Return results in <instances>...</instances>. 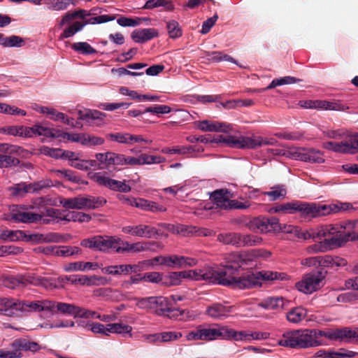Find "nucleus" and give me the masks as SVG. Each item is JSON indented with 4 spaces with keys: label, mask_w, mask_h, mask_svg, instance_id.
Returning <instances> with one entry per match:
<instances>
[{
    "label": "nucleus",
    "mask_w": 358,
    "mask_h": 358,
    "mask_svg": "<svg viewBox=\"0 0 358 358\" xmlns=\"http://www.w3.org/2000/svg\"><path fill=\"white\" fill-rule=\"evenodd\" d=\"M356 221L343 223L330 224L321 226L315 229H310L304 234V238L313 240H336L334 248L341 247L349 241L356 238Z\"/></svg>",
    "instance_id": "obj_1"
},
{
    "label": "nucleus",
    "mask_w": 358,
    "mask_h": 358,
    "mask_svg": "<svg viewBox=\"0 0 358 358\" xmlns=\"http://www.w3.org/2000/svg\"><path fill=\"white\" fill-rule=\"evenodd\" d=\"M47 199L38 197L32 200L31 205H13L9 207V213L4 214L3 219L14 222L34 223L44 217L43 209Z\"/></svg>",
    "instance_id": "obj_2"
},
{
    "label": "nucleus",
    "mask_w": 358,
    "mask_h": 358,
    "mask_svg": "<svg viewBox=\"0 0 358 358\" xmlns=\"http://www.w3.org/2000/svg\"><path fill=\"white\" fill-rule=\"evenodd\" d=\"M252 257V255L245 252L229 255L227 260L231 264L217 268H211L212 278H210V282L232 287L236 276L235 274L238 268L251 261Z\"/></svg>",
    "instance_id": "obj_3"
},
{
    "label": "nucleus",
    "mask_w": 358,
    "mask_h": 358,
    "mask_svg": "<svg viewBox=\"0 0 358 358\" xmlns=\"http://www.w3.org/2000/svg\"><path fill=\"white\" fill-rule=\"evenodd\" d=\"M279 345L292 348H308L324 345L322 330L303 329L285 333L278 341Z\"/></svg>",
    "instance_id": "obj_4"
},
{
    "label": "nucleus",
    "mask_w": 358,
    "mask_h": 358,
    "mask_svg": "<svg viewBox=\"0 0 358 358\" xmlns=\"http://www.w3.org/2000/svg\"><path fill=\"white\" fill-rule=\"evenodd\" d=\"M353 209L350 203L336 202L330 204H317L296 201V212H300L303 216L315 218L327 216L331 214L348 211Z\"/></svg>",
    "instance_id": "obj_5"
},
{
    "label": "nucleus",
    "mask_w": 358,
    "mask_h": 358,
    "mask_svg": "<svg viewBox=\"0 0 358 358\" xmlns=\"http://www.w3.org/2000/svg\"><path fill=\"white\" fill-rule=\"evenodd\" d=\"M134 300L138 308L157 315H166L173 318L178 317L182 313L179 309L171 308L169 299L164 296L136 297Z\"/></svg>",
    "instance_id": "obj_6"
},
{
    "label": "nucleus",
    "mask_w": 358,
    "mask_h": 358,
    "mask_svg": "<svg viewBox=\"0 0 358 358\" xmlns=\"http://www.w3.org/2000/svg\"><path fill=\"white\" fill-rule=\"evenodd\" d=\"M227 326L218 324H200L188 332L185 338L188 341H203L206 342L215 340H226Z\"/></svg>",
    "instance_id": "obj_7"
},
{
    "label": "nucleus",
    "mask_w": 358,
    "mask_h": 358,
    "mask_svg": "<svg viewBox=\"0 0 358 358\" xmlns=\"http://www.w3.org/2000/svg\"><path fill=\"white\" fill-rule=\"evenodd\" d=\"M218 141L222 142L231 148L242 149H255L263 145H273L278 143L275 138H267L256 135H252V136H241L239 137L229 136L220 138Z\"/></svg>",
    "instance_id": "obj_8"
},
{
    "label": "nucleus",
    "mask_w": 358,
    "mask_h": 358,
    "mask_svg": "<svg viewBox=\"0 0 358 358\" xmlns=\"http://www.w3.org/2000/svg\"><path fill=\"white\" fill-rule=\"evenodd\" d=\"M59 202L66 208L88 210L103 206L106 203V199L101 196H78L71 198H63Z\"/></svg>",
    "instance_id": "obj_9"
},
{
    "label": "nucleus",
    "mask_w": 358,
    "mask_h": 358,
    "mask_svg": "<svg viewBox=\"0 0 358 358\" xmlns=\"http://www.w3.org/2000/svg\"><path fill=\"white\" fill-rule=\"evenodd\" d=\"M29 154L19 145L0 143V168L16 166L20 164L17 157H27Z\"/></svg>",
    "instance_id": "obj_10"
},
{
    "label": "nucleus",
    "mask_w": 358,
    "mask_h": 358,
    "mask_svg": "<svg viewBox=\"0 0 358 358\" xmlns=\"http://www.w3.org/2000/svg\"><path fill=\"white\" fill-rule=\"evenodd\" d=\"M10 346L12 350L0 349V358H21L23 356L22 350L35 352L41 350V347L37 343L26 338L15 339Z\"/></svg>",
    "instance_id": "obj_11"
},
{
    "label": "nucleus",
    "mask_w": 358,
    "mask_h": 358,
    "mask_svg": "<svg viewBox=\"0 0 358 358\" xmlns=\"http://www.w3.org/2000/svg\"><path fill=\"white\" fill-rule=\"evenodd\" d=\"M326 277V272L313 271L304 275L301 280L296 283L297 289L304 294H311L320 289Z\"/></svg>",
    "instance_id": "obj_12"
},
{
    "label": "nucleus",
    "mask_w": 358,
    "mask_h": 358,
    "mask_svg": "<svg viewBox=\"0 0 358 358\" xmlns=\"http://www.w3.org/2000/svg\"><path fill=\"white\" fill-rule=\"evenodd\" d=\"M252 225L262 233L282 231L292 233L294 228L292 225H282L278 218L275 217L255 218L252 222Z\"/></svg>",
    "instance_id": "obj_13"
},
{
    "label": "nucleus",
    "mask_w": 358,
    "mask_h": 358,
    "mask_svg": "<svg viewBox=\"0 0 358 358\" xmlns=\"http://www.w3.org/2000/svg\"><path fill=\"white\" fill-rule=\"evenodd\" d=\"M115 19V15H102L94 17H91L83 22L76 21L72 24L66 27L59 36V39L70 38L74 36L77 32L81 31L87 24H102L113 21Z\"/></svg>",
    "instance_id": "obj_14"
},
{
    "label": "nucleus",
    "mask_w": 358,
    "mask_h": 358,
    "mask_svg": "<svg viewBox=\"0 0 358 358\" xmlns=\"http://www.w3.org/2000/svg\"><path fill=\"white\" fill-rule=\"evenodd\" d=\"M322 148L338 153L353 154L358 148V135H348V139L341 142L328 141L322 144Z\"/></svg>",
    "instance_id": "obj_15"
},
{
    "label": "nucleus",
    "mask_w": 358,
    "mask_h": 358,
    "mask_svg": "<svg viewBox=\"0 0 358 358\" xmlns=\"http://www.w3.org/2000/svg\"><path fill=\"white\" fill-rule=\"evenodd\" d=\"M90 178L99 185L103 186L113 191L127 193L131 190V187L126 184L125 180H117L103 176L101 173H92Z\"/></svg>",
    "instance_id": "obj_16"
},
{
    "label": "nucleus",
    "mask_w": 358,
    "mask_h": 358,
    "mask_svg": "<svg viewBox=\"0 0 358 358\" xmlns=\"http://www.w3.org/2000/svg\"><path fill=\"white\" fill-rule=\"evenodd\" d=\"M113 236H94L81 241L80 245L95 251L108 252L112 250Z\"/></svg>",
    "instance_id": "obj_17"
},
{
    "label": "nucleus",
    "mask_w": 358,
    "mask_h": 358,
    "mask_svg": "<svg viewBox=\"0 0 358 358\" xmlns=\"http://www.w3.org/2000/svg\"><path fill=\"white\" fill-rule=\"evenodd\" d=\"M62 138L87 147L101 145L105 142L103 138L87 133H64Z\"/></svg>",
    "instance_id": "obj_18"
},
{
    "label": "nucleus",
    "mask_w": 358,
    "mask_h": 358,
    "mask_svg": "<svg viewBox=\"0 0 358 358\" xmlns=\"http://www.w3.org/2000/svg\"><path fill=\"white\" fill-rule=\"evenodd\" d=\"M299 106L304 108L326 110H345V106L337 101L326 100H306L300 101Z\"/></svg>",
    "instance_id": "obj_19"
},
{
    "label": "nucleus",
    "mask_w": 358,
    "mask_h": 358,
    "mask_svg": "<svg viewBox=\"0 0 358 358\" xmlns=\"http://www.w3.org/2000/svg\"><path fill=\"white\" fill-rule=\"evenodd\" d=\"M39 282H36L34 278L30 275H6L0 276V287H4L9 289H15L19 287H24L29 284L36 285Z\"/></svg>",
    "instance_id": "obj_20"
},
{
    "label": "nucleus",
    "mask_w": 358,
    "mask_h": 358,
    "mask_svg": "<svg viewBox=\"0 0 358 358\" xmlns=\"http://www.w3.org/2000/svg\"><path fill=\"white\" fill-rule=\"evenodd\" d=\"M357 336V331L352 330L350 327H343L341 329L322 330V337L328 338L330 341L340 342H350L352 338Z\"/></svg>",
    "instance_id": "obj_21"
},
{
    "label": "nucleus",
    "mask_w": 358,
    "mask_h": 358,
    "mask_svg": "<svg viewBox=\"0 0 358 358\" xmlns=\"http://www.w3.org/2000/svg\"><path fill=\"white\" fill-rule=\"evenodd\" d=\"M51 300L43 299L36 301H21L20 313L30 312H43L51 310Z\"/></svg>",
    "instance_id": "obj_22"
},
{
    "label": "nucleus",
    "mask_w": 358,
    "mask_h": 358,
    "mask_svg": "<svg viewBox=\"0 0 358 358\" xmlns=\"http://www.w3.org/2000/svg\"><path fill=\"white\" fill-rule=\"evenodd\" d=\"M122 231L134 236L148 238H152L157 234L155 227L145 224L124 226L122 227Z\"/></svg>",
    "instance_id": "obj_23"
},
{
    "label": "nucleus",
    "mask_w": 358,
    "mask_h": 358,
    "mask_svg": "<svg viewBox=\"0 0 358 358\" xmlns=\"http://www.w3.org/2000/svg\"><path fill=\"white\" fill-rule=\"evenodd\" d=\"M259 286L257 273L248 272L241 276H235L232 287L235 289H250Z\"/></svg>",
    "instance_id": "obj_24"
},
{
    "label": "nucleus",
    "mask_w": 358,
    "mask_h": 358,
    "mask_svg": "<svg viewBox=\"0 0 358 358\" xmlns=\"http://www.w3.org/2000/svg\"><path fill=\"white\" fill-rule=\"evenodd\" d=\"M21 301L15 299H0V313L7 316L18 315L20 313Z\"/></svg>",
    "instance_id": "obj_25"
},
{
    "label": "nucleus",
    "mask_w": 358,
    "mask_h": 358,
    "mask_svg": "<svg viewBox=\"0 0 358 358\" xmlns=\"http://www.w3.org/2000/svg\"><path fill=\"white\" fill-rule=\"evenodd\" d=\"M198 128L203 131L227 133L232 130V125L227 122L203 120L198 122Z\"/></svg>",
    "instance_id": "obj_26"
},
{
    "label": "nucleus",
    "mask_w": 358,
    "mask_h": 358,
    "mask_svg": "<svg viewBox=\"0 0 358 358\" xmlns=\"http://www.w3.org/2000/svg\"><path fill=\"white\" fill-rule=\"evenodd\" d=\"M33 109L41 113L48 115L54 121L60 120L68 125L74 126L73 118H69L64 113L58 112L55 108L36 105L33 107Z\"/></svg>",
    "instance_id": "obj_27"
},
{
    "label": "nucleus",
    "mask_w": 358,
    "mask_h": 358,
    "mask_svg": "<svg viewBox=\"0 0 358 358\" xmlns=\"http://www.w3.org/2000/svg\"><path fill=\"white\" fill-rule=\"evenodd\" d=\"M71 284L86 286H100L107 285L108 280L103 276L76 275V276L71 278Z\"/></svg>",
    "instance_id": "obj_28"
},
{
    "label": "nucleus",
    "mask_w": 358,
    "mask_h": 358,
    "mask_svg": "<svg viewBox=\"0 0 358 358\" xmlns=\"http://www.w3.org/2000/svg\"><path fill=\"white\" fill-rule=\"evenodd\" d=\"M233 306H227L221 303H213L206 309V314L215 320H224L233 311Z\"/></svg>",
    "instance_id": "obj_29"
},
{
    "label": "nucleus",
    "mask_w": 358,
    "mask_h": 358,
    "mask_svg": "<svg viewBox=\"0 0 358 358\" xmlns=\"http://www.w3.org/2000/svg\"><path fill=\"white\" fill-rule=\"evenodd\" d=\"M52 305L51 310L50 312H57L63 315H71L74 317H78L79 306L64 302H59L51 300Z\"/></svg>",
    "instance_id": "obj_30"
},
{
    "label": "nucleus",
    "mask_w": 358,
    "mask_h": 358,
    "mask_svg": "<svg viewBox=\"0 0 358 358\" xmlns=\"http://www.w3.org/2000/svg\"><path fill=\"white\" fill-rule=\"evenodd\" d=\"M159 35L158 31L154 28L138 29L132 31L131 38L138 43H143Z\"/></svg>",
    "instance_id": "obj_31"
},
{
    "label": "nucleus",
    "mask_w": 358,
    "mask_h": 358,
    "mask_svg": "<svg viewBox=\"0 0 358 358\" xmlns=\"http://www.w3.org/2000/svg\"><path fill=\"white\" fill-rule=\"evenodd\" d=\"M232 197L233 194L227 189L215 190L210 194V199L214 201L217 206L223 209L227 208L229 201Z\"/></svg>",
    "instance_id": "obj_32"
},
{
    "label": "nucleus",
    "mask_w": 358,
    "mask_h": 358,
    "mask_svg": "<svg viewBox=\"0 0 358 358\" xmlns=\"http://www.w3.org/2000/svg\"><path fill=\"white\" fill-rule=\"evenodd\" d=\"M99 268H101V265L98 263L90 262H76L69 263L64 266V269L66 272L96 270Z\"/></svg>",
    "instance_id": "obj_33"
},
{
    "label": "nucleus",
    "mask_w": 358,
    "mask_h": 358,
    "mask_svg": "<svg viewBox=\"0 0 358 358\" xmlns=\"http://www.w3.org/2000/svg\"><path fill=\"white\" fill-rule=\"evenodd\" d=\"M29 129L31 130L30 132H29L30 138L34 136H43L51 138L62 137V134H59V131L53 128L43 127L41 124H35L33 127H29Z\"/></svg>",
    "instance_id": "obj_34"
},
{
    "label": "nucleus",
    "mask_w": 358,
    "mask_h": 358,
    "mask_svg": "<svg viewBox=\"0 0 358 358\" xmlns=\"http://www.w3.org/2000/svg\"><path fill=\"white\" fill-rule=\"evenodd\" d=\"M185 278H190L194 280H206L210 282V278H212L211 267L185 271Z\"/></svg>",
    "instance_id": "obj_35"
},
{
    "label": "nucleus",
    "mask_w": 358,
    "mask_h": 358,
    "mask_svg": "<svg viewBox=\"0 0 358 358\" xmlns=\"http://www.w3.org/2000/svg\"><path fill=\"white\" fill-rule=\"evenodd\" d=\"M334 245H336V240H325L320 241L313 245L308 246L306 251L309 254L325 252L331 250L334 248Z\"/></svg>",
    "instance_id": "obj_36"
},
{
    "label": "nucleus",
    "mask_w": 358,
    "mask_h": 358,
    "mask_svg": "<svg viewBox=\"0 0 358 358\" xmlns=\"http://www.w3.org/2000/svg\"><path fill=\"white\" fill-rule=\"evenodd\" d=\"M201 57L208 60L210 62H220L222 61H227L238 64L236 61L230 55L220 51H203L201 53Z\"/></svg>",
    "instance_id": "obj_37"
},
{
    "label": "nucleus",
    "mask_w": 358,
    "mask_h": 358,
    "mask_svg": "<svg viewBox=\"0 0 358 358\" xmlns=\"http://www.w3.org/2000/svg\"><path fill=\"white\" fill-rule=\"evenodd\" d=\"M259 306L267 310L282 309L285 306V299L282 296H270L263 299Z\"/></svg>",
    "instance_id": "obj_38"
},
{
    "label": "nucleus",
    "mask_w": 358,
    "mask_h": 358,
    "mask_svg": "<svg viewBox=\"0 0 358 358\" xmlns=\"http://www.w3.org/2000/svg\"><path fill=\"white\" fill-rule=\"evenodd\" d=\"M259 278V285H262V280H288L289 277L285 273L272 271H262L257 272Z\"/></svg>",
    "instance_id": "obj_39"
},
{
    "label": "nucleus",
    "mask_w": 358,
    "mask_h": 358,
    "mask_svg": "<svg viewBox=\"0 0 358 358\" xmlns=\"http://www.w3.org/2000/svg\"><path fill=\"white\" fill-rule=\"evenodd\" d=\"M302 161L309 163H323V153L322 151L315 148H304Z\"/></svg>",
    "instance_id": "obj_40"
},
{
    "label": "nucleus",
    "mask_w": 358,
    "mask_h": 358,
    "mask_svg": "<svg viewBox=\"0 0 358 358\" xmlns=\"http://www.w3.org/2000/svg\"><path fill=\"white\" fill-rule=\"evenodd\" d=\"M59 217L61 220L78 222H88L92 219L89 214L78 211H64V215Z\"/></svg>",
    "instance_id": "obj_41"
},
{
    "label": "nucleus",
    "mask_w": 358,
    "mask_h": 358,
    "mask_svg": "<svg viewBox=\"0 0 358 358\" xmlns=\"http://www.w3.org/2000/svg\"><path fill=\"white\" fill-rule=\"evenodd\" d=\"M226 332V340L250 342V331H238L227 326Z\"/></svg>",
    "instance_id": "obj_42"
},
{
    "label": "nucleus",
    "mask_w": 358,
    "mask_h": 358,
    "mask_svg": "<svg viewBox=\"0 0 358 358\" xmlns=\"http://www.w3.org/2000/svg\"><path fill=\"white\" fill-rule=\"evenodd\" d=\"M0 45L5 48H19L24 45V41L18 36H5L3 34H0Z\"/></svg>",
    "instance_id": "obj_43"
},
{
    "label": "nucleus",
    "mask_w": 358,
    "mask_h": 358,
    "mask_svg": "<svg viewBox=\"0 0 358 358\" xmlns=\"http://www.w3.org/2000/svg\"><path fill=\"white\" fill-rule=\"evenodd\" d=\"M109 336L111 334H121L122 336L129 335L132 336V327L123 323H110L108 324Z\"/></svg>",
    "instance_id": "obj_44"
},
{
    "label": "nucleus",
    "mask_w": 358,
    "mask_h": 358,
    "mask_svg": "<svg viewBox=\"0 0 358 358\" xmlns=\"http://www.w3.org/2000/svg\"><path fill=\"white\" fill-rule=\"evenodd\" d=\"M238 247L253 246L260 244L262 238L253 234H238Z\"/></svg>",
    "instance_id": "obj_45"
},
{
    "label": "nucleus",
    "mask_w": 358,
    "mask_h": 358,
    "mask_svg": "<svg viewBox=\"0 0 358 358\" xmlns=\"http://www.w3.org/2000/svg\"><path fill=\"white\" fill-rule=\"evenodd\" d=\"M3 131L7 134L24 137V138H30V129L29 127L24 126H10L2 129Z\"/></svg>",
    "instance_id": "obj_46"
},
{
    "label": "nucleus",
    "mask_w": 358,
    "mask_h": 358,
    "mask_svg": "<svg viewBox=\"0 0 358 358\" xmlns=\"http://www.w3.org/2000/svg\"><path fill=\"white\" fill-rule=\"evenodd\" d=\"M296 212V201L288 202L284 204L277 205L268 210L269 213H289L293 214Z\"/></svg>",
    "instance_id": "obj_47"
},
{
    "label": "nucleus",
    "mask_w": 358,
    "mask_h": 358,
    "mask_svg": "<svg viewBox=\"0 0 358 358\" xmlns=\"http://www.w3.org/2000/svg\"><path fill=\"white\" fill-rule=\"evenodd\" d=\"M71 3V0H44L47 9L55 11L66 10Z\"/></svg>",
    "instance_id": "obj_48"
},
{
    "label": "nucleus",
    "mask_w": 358,
    "mask_h": 358,
    "mask_svg": "<svg viewBox=\"0 0 358 358\" xmlns=\"http://www.w3.org/2000/svg\"><path fill=\"white\" fill-rule=\"evenodd\" d=\"M307 315V311L302 307L292 308L287 313V319L290 322L298 323Z\"/></svg>",
    "instance_id": "obj_49"
},
{
    "label": "nucleus",
    "mask_w": 358,
    "mask_h": 358,
    "mask_svg": "<svg viewBox=\"0 0 358 358\" xmlns=\"http://www.w3.org/2000/svg\"><path fill=\"white\" fill-rule=\"evenodd\" d=\"M164 7L166 10L171 11L174 9L173 5L166 0H148L145 2L143 8L152 9L157 7Z\"/></svg>",
    "instance_id": "obj_50"
},
{
    "label": "nucleus",
    "mask_w": 358,
    "mask_h": 358,
    "mask_svg": "<svg viewBox=\"0 0 358 358\" xmlns=\"http://www.w3.org/2000/svg\"><path fill=\"white\" fill-rule=\"evenodd\" d=\"M71 48L74 51L85 55L96 53V50L87 42L74 43L72 44Z\"/></svg>",
    "instance_id": "obj_51"
},
{
    "label": "nucleus",
    "mask_w": 358,
    "mask_h": 358,
    "mask_svg": "<svg viewBox=\"0 0 358 358\" xmlns=\"http://www.w3.org/2000/svg\"><path fill=\"white\" fill-rule=\"evenodd\" d=\"M113 241H114V243L113 244L112 250L116 252H131V250H129L131 243H129L127 241H124L120 238L116 236H113Z\"/></svg>",
    "instance_id": "obj_52"
},
{
    "label": "nucleus",
    "mask_w": 358,
    "mask_h": 358,
    "mask_svg": "<svg viewBox=\"0 0 358 358\" xmlns=\"http://www.w3.org/2000/svg\"><path fill=\"white\" fill-rule=\"evenodd\" d=\"M166 29L170 38H178L182 34L179 23L176 20H169L166 22Z\"/></svg>",
    "instance_id": "obj_53"
},
{
    "label": "nucleus",
    "mask_w": 358,
    "mask_h": 358,
    "mask_svg": "<svg viewBox=\"0 0 358 358\" xmlns=\"http://www.w3.org/2000/svg\"><path fill=\"white\" fill-rule=\"evenodd\" d=\"M140 165H150L163 163L166 161V159L163 157L150 155L145 153L139 155Z\"/></svg>",
    "instance_id": "obj_54"
},
{
    "label": "nucleus",
    "mask_w": 358,
    "mask_h": 358,
    "mask_svg": "<svg viewBox=\"0 0 358 358\" xmlns=\"http://www.w3.org/2000/svg\"><path fill=\"white\" fill-rule=\"evenodd\" d=\"M87 328L94 334L106 336H109L108 324L104 325L99 322H88Z\"/></svg>",
    "instance_id": "obj_55"
},
{
    "label": "nucleus",
    "mask_w": 358,
    "mask_h": 358,
    "mask_svg": "<svg viewBox=\"0 0 358 358\" xmlns=\"http://www.w3.org/2000/svg\"><path fill=\"white\" fill-rule=\"evenodd\" d=\"M271 191L263 194L270 197V201H275L280 198H285L287 194L286 189L282 186H276L271 188Z\"/></svg>",
    "instance_id": "obj_56"
},
{
    "label": "nucleus",
    "mask_w": 358,
    "mask_h": 358,
    "mask_svg": "<svg viewBox=\"0 0 358 358\" xmlns=\"http://www.w3.org/2000/svg\"><path fill=\"white\" fill-rule=\"evenodd\" d=\"M80 120H103L106 117V114L96 110H88L85 113H83L82 110L78 111Z\"/></svg>",
    "instance_id": "obj_57"
},
{
    "label": "nucleus",
    "mask_w": 358,
    "mask_h": 358,
    "mask_svg": "<svg viewBox=\"0 0 358 358\" xmlns=\"http://www.w3.org/2000/svg\"><path fill=\"white\" fill-rule=\"evenodd\" d=\"M192 148L191 146H175L173 148H164L161 152L164 154H176V155H186L191 153Z\"/></svg>",
    "instance_id": "obj_58"
},
{
    "label": "nucleus",
    "mask_w": 358,
    "mask_h": 358,
    "mask_svg": "<svg viewBox=\"0 0 358 358\" xmlns=\"http://www.w3.org/2000/svg\"><path fill=\"white\" fill-rule=\"evenodd\" d=\"M32 186L31 185H27L25 184H17L9 188L11 194L15 196H23L27 192H31Z\"/></svg>",
    "instance_id": "obj_59"
},
{
    "label": "nucleus",
    "mask_w": 358,
    "mask_h": 358,
    "mask_svg": "<svg viewBox=\"0 0 358 358\" xmlns=\"http://www.w3.org/2000/svg\"><path fill=\"white\" fill-rule=\"evenodd\" d=\"M238 234L230 233L225 234H220L217 236V240L224 244H231L238 247Z\"/></svg>",
    "instance_id": "obj_60"
},
{
    "label": "nucleus",
    "mask_w": 358,
    "mask_h": 358,
    "mask_svg": "<svg viewBox=\"0 0 358 358\" xmlns=\"http://www.w3.org/2000/svg\"><path fill=\"white\" fill-rule=\"evenodd\" d=\"M155 245V242H137L131 244L129 250H131V252H141L152 250V246Z\"/></svg>",
    "instance_id": "obj_61"
},
{
    "label": "nucleus",
    "mask_w": 358,
    "mask_h": 358,
    "mask_svg": "<svg viewBox=\"0 0 358 358\" xmlns=\"http://www.w3.org/2000/svg\"><path fill=\"white\" fill-rule=\"evenodd\" d=\"M20 236V231L3 230L0 233V239L5 241H16Z\"/></svg>",
    "instance_id": "obj_62"
},
{
    "label": "nucleus",
    "mask_w": 358,
    "mask_h": 358,
    "mask_svg": "<svg viewBox=\"0 0 358 358\" xmlns=\"http://www.w3.org/2000/svg\"><path fill=\"white\" fill-rule=\"evenodd\" d=\"M108 138L113 141L130 145L131 136L129 133H111L108 134Z\"/></svg>",
    "instance_id": "obj_63"
},
{
    "label": "nucleus",
    "mask_w": 358,
    "mask_h": 358,
    "mask_svg": "<svg viewBox=\"0 0 358 358\" xmlns=\"http://www.w3.org/2000/svg\"><path fill=\"white\" fill-rule=\"evenodd\" d=\"M182 256L168 255L166 256L165 266L173 268H181V260Z\"/></svg>",
    "instance_id": "obj_64"
}]
</instances>
